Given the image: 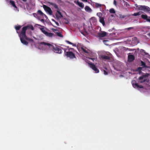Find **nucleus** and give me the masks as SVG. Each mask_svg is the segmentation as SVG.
Returning a JSON list of instances; mask_svg holds the SVG:
<instances>
[{
    "label": "nucleus",
    "mask_w": 150,
    "mask_h": 150,
    "mask_svg": "<svg viewBox=\"0 0 150 150\" xmlns=\"http://www.w3.org/2000/svg\"><path fill=\"white\" fill-rule=\"evenodd\" d=\"M100 22L103 25H105V22L104 21V19L103 18H100Z\"/></svg>",
    "instance_id": "412c9836"
},
{
    "label": "nucleus",
    "mask_w": 150,
    "mask_h": 150,
    "mask_svg": "<svg viewBox=\"0 0 150 150\" xmlns=\"http://www.w3.org/2000/svg\"><path fill=\"white\" fill-rule=\"evenodd\" d=\"M137 7L139 10L143 11L144 12L149 11L150 9L149 7L145 6H139Z\"/></svg>",
    "instance_id": "20e7f679"
},
{
    "label": "nucleus",
    "mask_w": 150,
    "mask_h": 150,
    "mask_svg": "<svg viewBox=\"0 0 150 150\" xmlns=\"http://www.w3.org/2000/svg\"><path fill=\"white\" fill-rule=\"evenodd\" d=\"M83 2H87V0H82Z\"/></svg>",
    "instance_id": "a18cd8bd"
},
{
    "label": "nucleus",
    "mask_w": 150,
    "mask_h": 150,
    "mask_svg": "<svg viewBox=\"0 0 150 150\" xmlns=\"http://www.w3.org/2000/svg\"><path fill=\"white\" fill-rule=\"evenodd\" d=\"M108 41V40H103V42L104 43L105 42H107V41Z\"/></svg>",
    "instance_id": "49530a36"
},
{
    "label": "nucleus",
    "mask_w": 150,
    "mask_h": 150,
    "mask_svg": "<svg viewBox=\"0 0 150 150\" xmlns=\"http://www.w3.org/2000/svg\"><path fill=\"white\" fill-rule=\"evenodd\" d=\"M107 35V33L105 31H103L98 34V37L99 38H103L106 36Z\"/></svg>",
    "instance_id": "6e6552de"
},
{
    "label": "nucleus",
    "mask_w": 150,
    "mask_h": 150,
    "mask_svg": "<svg viewBox=\"0 0 150 150\" xmlns=\"http://www.w3.org/2000/svg\"><path fill=\"white\" fill-rule=\"evenodd\" d=\"M38 12L40 15L42 16H45V17H47L44 14L42 11L40 10H38Z\"/></svg>",
    "instance_id": "b1692460"
},
{
    "label": "nucleus",
    "mask_w": 150,
    "mask_h": 150,
    "mask_svg": "<svg viewBox=\"0 0 150 150\" xmlns=\"http://www.w3.org/2000/svg\"><path fill=\"white\" fill-rule=\"evenodd\" d=\"M21 26L20 25L15 26V28L16 30V32L18 33V36L21 35L22 37H24L25 40L28 41L33 42V40L30 38H28L26 35V32L27 29H30L32 30H34V28L32 25L29 24L27 26H24L23 27L21 32L19 31L20 29L21 28Z\"/></svg>",
    "instance_id": "f257e3e1"
},
{
    "label": "nucleus",
    "mask_w": 150,
    "mask_h": 150,
    "mask_svg": "<svg viewBox=\"0 0 150 150\" xmlns=\"http://www.w3.org/2000/svg\"><path fill=\"white\" fill-rule=\"evenodd\" d=\"M40 29L42 32L44 33L46 36L52 38L54 36V34L51 33H48L45 30L44 28H40Z\"/></svg>",
    "instance_id": "7ed1b4c3"
},
{
    "label": "nucleus",
    "mask_w": 150,
    "mask_h": 150,
    "mask_svg": "<svg viewBox=\"0 0 150 150\" xmlns=\"http://www.w3.org/2000/svg\"><path fill=\"white\" fill-rule=\"evenodd\" d=\"M133 87L134 88H143L144 87L142 85H139L137 83H135L134 84V83H132Z\"/></svg>",
    "instance_id": "f8f14e48"
},
{
    "label": "nucleus",
    "mask_w": 150,
    "mask_h": 150,
    "mask_svg": "<svg viewBox=\"0 0 150 150\" xmlns=\"http://www.w3.org/2000/svg\"><path fill=\"white\" fill-rule=\"evenodd\" d=\"M57 12L58 13L59 15H58V14H56V17L57 18H61L63 17V16L61 13V12L59 11H57Z\"/></svg>",
    "instance_id": "dca6fc26"
},
{
    "label": "nucleus",
    "mask_w": 150,
    "mask_h": 150,
    "mask_svg": "<svg viewBox=\"0 0 150 150\" xmlns=\"http://www.w3.org/2000/svg\"><path fill=\"white\" fill-rule=\"evenodd\" d=\"M77 4L78 5L80 6V7L83 8L84 6V4L82 2H79V1H77Z\"/></svg>",
    "instance_id": "a211bd4d"
},
{
    "label": "nucleus",
    "mask_w": 150,
    "mask_h": 150,
    "mask_svg": "<svg viewBox=\"0 0 150 150\" xmlns=\"http://www.w3.org/2000/svg\"><path fill=\"white\" fill-rule=\"evenodd\" d=\"M49 3L53 6L55 8L58 9V6L55 3H54L52 2H49Z\"/></svg>",
    "instance_id": "6ab92c4d"
},
{
    "label": "nucleus",
    "mask_w": 150,
    "mask_h": 150,
    "mask_svg": "<svg viewBox=\"0 0 150 150\" xmlns=\"http://www.w3.org/2000/svg\"><path fill=\"white\" fill-rule=\"evenodd\" d=\"M114 4L115 5H116V1L115 0H114Z\"/></svg>",
    "instance_id": "79ce46f5"
},
{
    "label": "nucleus",
    "mask_w": 150,
    "mask_h": 150,
    "mask_svg": "<svg viewBox=\"0 0 150 150\" xmlns=\"http://www.w3.org/2000/svg\"><path fill=\"white\" fill-rule=\"evenodd\" d=\"M143 12L142 11H139V12H138L137 13H134L133 15L134 16H139Z\"/></svg>",
    "instance_id": "4be33fe9"
},
{
    "label": "nucleus",
    "mask_w": 150,
    "mask_h": 150,
    "mask_svg": "<svg viewBox=\"0 0 150 150\" xmlns=\"http://www.w3.org/2000/svg\"><path fill=\"white\" fill-rule=\"evenodd\" d=\"M149 74L148 73H146L141 76L139 77V80H140V82L141 83H142L146 81L147 79H144L143 80H142L144 78L146 77H148Z\"/></svg>",
    "instance_id": "39448f33"
},
{
    "label": "nucleus",
    "mask_w": 150,
    "mask_h": 150,
    "mask_svg": "<svg viewBox=\"0 0 150 150\" xmlns=\"http://www.w3.org/2000/svg\"><path fill=\"white\" fill-rule=\"evenodd\" d=\"M141 66H142L143 68H149V67L146 65L145 63L143 61H141Z\"/></svg>",
    "instance_id": "f3484780"
},
{
    "label": "nucleus",
    "mask_w": 150,
    "mask_h": 150,
    "mask_svg": "<svg viewBox=\"0 0 150 150\" xmlns=\"http://www.w3.org/2000/svg\"><path fill=\"white\" fill-rule=\"evenodd\" d=\"M81 34H83L84 36L86 35L87 34V32L86 31H85V32H81Z\"/></svg>",
    "instance_id": "72a5a7b5"
},
{
    "label": "nucleus",
    "mask_w": 150,
    "mask_h": 150,
    "mask_svg": "<svg viewBox=\"0 0 150 150\" xmlns=\"http://www.w3.org/2000/svg\"><path fill=\"white\" fill-rule=\"evenodd\" d=\"M135 59V57L134 55L130 54L128 55V61L129 62H131L133 61Z\"/></svg>",
    "instance_id": "9d476101"
},
{
    "label": "nucleus",
    "mask_w": 150,
    "mask_h": 150,
    "mask_svg": "<svg viewBox=\"0 0 150 150\" xmlns=\"http://www.w3.org/2000/svg\"><path fill=\"white\" fill-rule=\"evenodd\" d=\"M124 5L126 6L127 7L128 6H129V4L127 2L124 1Z\"/></svg>",
    "instance_id": "473e14b6"
},
{
    "label": "nucleus",
    "mask_w": 150,
    "mask_h": 150,
    "mask_svg": "<svg viewBox=\"0 0 150 150\" xmlns=\"http://www.w3.org/2000/svg\"><path fill=\"white\" fill-rule=\"evenodd\" d=\"M14 7L16 8V10L18 11H19L18 8L16 6V7Z\"/></svg>",
    "instance_id": "a19ab883"
},
{
    "label": "nucleus",
    "mask_w": 150,
    "mask_h": 150,
    "mask_svg": "<svg viewBox=\"0 0 150 150\" xmlns=\"http://www.w3.org/2000/svg\"><path fill=\"white\" fill-rule=\"evenodd\" d=\"M142 68L143 67H139L137 69V71L139 72V74L142 73Z\"/></svg>",
    "instance_id": "5701e85b"
},
{
    "label": "nucleus",
    "mask_w": 150,
    "mask_h": 150,
    "mask_svg": "<svg viewBox=\"0 0 150 150\" xmlns=\"http://www.w3.org/2000/svg\"><path fill=\"white\" fill-rule=\"evenodd\" d=\"M40 21H41L42 22L44 23L45 22H44V20L43 19H41L40 20Z\"/></svg>",
    "instance_id": "58836bf2"
},
{
    "label": "nucleus",
    "mask_w": 150,
    "mask_h": 150,
    "mask_svg": "<svg viewBox=\"0 0 150 150\" xmlns=\"http://www.w3.org/2000/svg\"><path fill=\"white\" fill-rule=\"evenodd\" d=\"M95 5L96 8H98L101 6L102 4H99L97 3H95Z\"/></svg>",
    "instance_id": "393cba45"
},
{
    "label": "nucleus",
    "mask_w": 150,
    "mask_h": 150,
    "mask_svg": "<svg viewBox=\"0 0 150 150\" xmlns=\"http://www.w3.org/2000/svg\"><path fill=\"white\" fill-rule=\"evenodd\" d=\"M85 11L89 13H91L92 11V10L88 6H86L85 8Z\"/></svg>",
    "instance_id": "2eb2a0df"
},
{
    "label": "nucleus",
    "mask_w": 150,
    "mask_h": 150,
    "mask_svg": "<svg viewBox=\"0 0 150 150\" xmlns=\"http://www.w3.org/2000/svg\"><path fill=\"white\" fill-rule=\"evenodd\" d=\"M104 74L105 75H106L108 74V73L105 70H104Z\"/></svg>",
    "instance_id": "f704fd0d"
},
{
    "label": "nucleus",
    "mask_w": 150,
    "mask_h": 150,
    "mask_svg": "<svg viewBox=\"0 0 150 150\" xmlns=\"http://www.w3.org/2000/svg\"><path fill=\"white\" fill-rule=\"evenodd\" d=\"M91 59L93 60L95 59H94V58H91Z\"/></svg>",
    "instance_id": "3c124183"
},
{
    "label": "nucleus",
    "mask_w": 150,
    "mask_h": 150,
    "mask_svg": "<svg viewBox=\"0 0 150 150\" xmlns=\"http://www.w3.org/2000/svg\"><path fill=\"white\" fill-rule=\"evenodd\" d=\"M94 71H95V73H98L99 72V70L96 67L94 69H93Z\"/></svg>",
    "instance_id": "c756f323"
},
{
    "label": "nucleus",
    "mask_w": 150,
    "mask_h": 150,
    "mask_svg": "<svg viewBox=\"0 0 150 150\" xmlns=\"http://www.w3.org/2000/svg\"><path fill=\"white\" fill-rule=\"evenodd\" d=\"M81 49L85 53H89L90 52V51L86 47H81Z\"/></svg>",
    "instance_id": "4468645a"
},
{
    "label": "nucleus",
    "mask_w": 150,
    "mask_h": 150,
    "mask_svg": "<svg viewBox=\"0 0 150 150\" xmlns=\"http://www.w3.org/2000/svg\"><path fill=\"white\" fill-rule=\"evenodd\" d=\"M133 29V27H129V28H127V29L128 30H129L130 29Z\"/></svg>",
    "instance_id": "e433bc0d"
},
{
    "label": "nucleus",
    "mask_w": 150,
    "mask_h": 150,
    "mask_svg": "<svg viewBox=\"0 0 150 150\" xmlns=\"http://www.w3.org/2000/svg\"><path fill=\"white\" fill-rule=\"evenodd\" d=\"M74 50V48H70L69 50V51H70V50Z\"/></svg>",
    "instance_id": "37998d69"
},
{
    "label": "nucleus",
    "mask_w": 150,
    "mask_h": 150,
    "mask_svg": "<svg viewBox=\"0 0 150 150\" xmlns=\"http://www.w3.org/2000/svg\"><path fill=\"white\" fill-rule=\"evenodd\" d=\"M39 45H43L45 46H48L50 50H52L54 52L56 53L60 54L62 52L61 49H60L58 47L54 46L49 43L42 42L40 43Z\"/></svg>",
    "instance_id": "f03ea898"
},
{
    "label": "nucleus",
    "mask_w": 150,
    "mask_h": 150,
    "mask_svg": "<svg viewBox=\"0 0 150 150\" xmlns=\"http://www.w3.org/2000/svg\"><path fill=\"white\" fill-rule=\"evenodd\" d=\"M64 53L67 57H69L70 59L76 58L74 54L71 52H66V51H64Z\"/></svg>",
    "instance_id": "423d86ee"
},
{
    "label": "nucleus",
    "mask_w": 150,
    "mask_h": 150,
    "mask_svg": "<svg viewBox=\"0 0 150 150\" xmlns=\"http://www.w3.org/2000/svg\"><path fill=\"white\" fill-rule=\"evenodd\" d=\"M52 30L53 31L54 33L56 31H57V29H55L54 28H52Z\"/></svg>",
    "instance_id": "c9c22d12"
},
{
    "label": "nucleus",
    "mask_w": 150,
    "mask_h": 150,
    "mask_svg": "<svg viewBox=\"0 0 150 150\" xmlns=\"http://www.w3.org/2000/svg\"><path fill=\"white\" fill-rule=\"evenodd\" d=\"M43 8L44 10L47 12L49 14L51 15L52 14V12L50 8L45 5H43Z\"/></svg>",
    "instance_id": "0eeeda50"
},
{
    "label": "nucleus",
    "mask_w": 150,
    "mask_h": 150,
    "mask_svg": "<svg viewBox=\"0 0 150 150\" xmlns=\"http://www.w3.org/2000/svg\"><path fill=\"white\" fill-rule=\"evenodd\" d=\"M97 15L100 18H101L102 16V14L101 13L99 12L97 13Z\"/></svg>",
    "instance_id": "7c9ffc66"
},
{
    "label": "nucleus",
    "mask_w": 150,
    "mask_h": 150,
    "mask_svg": "<svg viewBox=\"0 0 150 150\" xmlns=\"http://www.w3.org/2000/svg\"><path fill=\"white\" fill-rule=\"evenodd\" d=\"M56 33L57 35L59 37H63V35L60 33L57 32Z\"/></svg>",
    "instance_id": "2f4dec72"
},
{
    "label": "nucleus",
    "mask_w": 150,
    "mask_h": 150,
    "mask_svg": "<svg viewBox=\"0 0 150 150\" xmlns=\"http://www.w3.org/2000/svg\"><path fill=\"white\" fill-rule=\"evenodd\" d=\"M20 38V40L22 43L24 45H27L28 44V42L25 40V39L24 37H22L21 35L19 36Z\"/></svg>",
    "instance_id": "1a4fd4ad"
},
{
    "label": "nucleus",
    "mask_w": 150,
    "mask_h": 150,
    "mask_svg": "<svg viewBox=\"0 0 150 150\" xmlns=\"http://www.w3.org/2000/svg\"><path fill=\"white\" fill-rule=\"evenodd\" d=\"M91 21H92L93 23H95L96 22V19L94 17H93L91 18Z\"/></svg>",
    "instance_id": "cd10ccee"
},
{
    "label": "nucleus",
    "mask_w": 150,
    "mask_h": 150,
    "mask_svg": "<svg viewBox=\"0 0 150 150\" xmlns=\"http://www.w3.org/2000/svg\"><path fill=\"white\" fill-rule=\"evenodd\" d=\"M110 12L111 13H115V11L114 9L112 8L110 10Z\"/></svg>",
    "instance_id": "c85d7f7f"
},
{
    "label": "nucleus",
    "mask_w": 150,
    "mask_h": 150,
    "mask_svg": "<svg viewBox=\"0 0 150 150\" xmlns=\"http://www.w3.org/2000/svg\"><path fill=\"white\" fill-rule=\"evenodd\" d=\"M125 17V15H123V16L122 17V18H124Z\"/></svg>",
    "instance_id": "09e8293b"
},
{
    "label": "nucleus",
    "mask_w": 150,
    "mask_h": 150,
    "mask_svg": "<svg viewBox=\"0 0 150 150\" xmlns=\"http://www.w3.org/2000/svg\"><path fill=\"white\" fill-rule=\"evenodd\" d=\"M52 21L55 22L56 21L53 19H52Z\"/></svg>",
    "instance_id": "c03bdc74"
},
{
    "label": "nucleus",
    "mask_w": 150,
    "mask_h": 150,
    "mask_svg": "<svg viewBox=\"0 0 150 150\" xmlns=\"http://www.w3.org/2000/svg\"><path fill=\"white\" fill-rule=\"evenodd\" d=\"M141 17L144 20H146L147 21L150 22V17L146 15L142 14L141 15Z\"/></svg>",
    "instance_id": "9b49d317"
},
{
    "label": "nucleus",
    "mask_w": 150,
    "mask_h": 150,
    "mask_svg": "<svg viewBox=\"0 0 150 150\" xmlns=\"http://www.w3.org/2000/svg\"><path fill=\"white\" fill-rule=\"evenodd\" d=\"M148 35L150 37V33L148 34Z\"/></svg>",
    "instance_id": "8fccbe9b"
},
{
    "label": "nucleus",
    "mask_w": 150,
    "mask_h": 150,
    "mask_svg": "<svg viewBox=\"0 0 150 150\" xmlns=\"http://www.w3.org/2000/svg\"><path fill=\"white\" fill-rule=\"evenodd\" d=\"M101 57L102 59L105 60H110V57L109 56L106 55H102L101 56Z\"/></svg>",
    "instance_id": "ddd939ff"
},
{
    "label": "nucleus",
    "mask_w": 150,
    "mask_h": 150,
    "mask_svg": "<svg viewBox=\"0 0 150 150\" xmlns=\"http://www.w3.org/2000/svg\"><path fill=\"white\" fill-rule=\"evenodd\" d=\"M33 16L35 17H36V16H37V14L36 13H33Z\"/></svg>",
    "instance_id": "4c0bfd02"
},
{
    "label": "nucleus",
    "mask_w": 150,
    "mask_h": 150,
    "mask_svg": "<svg viewBox=\"0 0 150 150\" xmlns=\"http://www.w3.org/2000/svg\"><path fill=\"white\" fill-rule=\"evenodd\" d=\"M24 2H26L27 1V0H22Z\"/></svg>",
    "instance_id": "de8ad7c7"
},
{
    "label": "nucleus",
    "mask_w": 150,
    "mask_h": 150,
    "mask_svg": "<svg viewBox=\"0 0 150 150\" xmlns=\"http://www.w3.org/2000/svg\"><path fill=\"white\" fill-rule=\"evenodd\" d=\"M66 42L68 43V44H69L70 45H73V46H75V47H76V44H74L73 43L69 41H68V40H66Z\"/></svg>",
    "instance_id": "a878e982"
},
{
    "label": "nucleus",
    "mask_w": 150,
    "mask_h": 150,
    "mask_svg": "<svg viewBox=\"0 0 150 150\" xmlns=\"http://www.w3.org/2000/svg\"><path fill=\"white\" fill-rule=\"evenodd\" d=\"M10 2L13 7H16V6L15 4V2L14 1L10 0Z\"/></svg>",
    "instance_id": "bb28decb"
},
{
    "label": "nucleus",
    "mask_w": 150,
    "mask_h": 150,
    "mask_svg": "<svg viewBox=\"0 0 150 150\" xmlns=\"http://www.w3.org/2000/svg\"><path fill=\"white\" fill-rule=\"evenodd\" d=\"M88 64L89 67L93 69H94V68L96 67L95 65L92 63H88Z\"/></svg>",
    "instance_id": "aec40b11"
},
{
    "label": "nucleus",
    "mask_w": 150,
    "mask_h": 150,
    "mask_svg": "<svg viewBox=\"0 0 150 150\" xmlns=\"http://www.w3.org/2000/svg\"><path fill=\"white\" fill-rule=\"evenodd\" d=\"M55 23L57 25V26H59V23H58V22L56 21Z\"/></svg>",
    "instance_id": "ea45409f"
}]
</instances>
